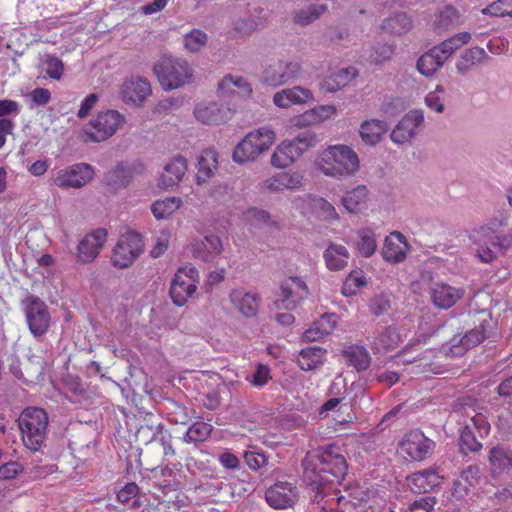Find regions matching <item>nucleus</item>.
I'll list each match as a JSON object with an SVG mask.
<instances>
[{
    "label": "nucleus",
    "mask_w": 512,
    "mask_h": 512,
    "mask_svg": "<svg viewBox=\"0 0 512 512\" xmlns=\"http://www.w3.org/2000/svg\"><path fill=\"white\" fill-rule=\"evenodd\" d=\"M342 356L346 359L349 366L357 371L366 370L371 363V357L367 349L359 345L345 346L342 350Z\"/></svg>",
    "instance_id": "33"
},
{
    "label": "nucleus",
    "mask_w": 512,
    "mask_h": 512,
    "mask_svg": "<svg viewBox=\"0 0 512 512\" xmlns=\"http://www.w3.org/2000/svg\"><path fill=\"white\" fill-rule=\"evenodd\" d=\"M218 167V153L213 149L204 150L198 158L196 182L201 185L214 175Z\"/></svg>",
    "instance_id": "31"
},
{
    "label": "nucleus",
    "mask_w": 512,
    "mask_h": 512,
    "mask_svg": "<svg viewBox=\"0 0 512 512\" xmlns=\"http://www.w3.org/2000/svg\"><path fill=\"white\" fill-rule=\"evenodd\" d=\"M125 118L117 110L99 112L84 126L80 138L84 142H102L113 136Z\"/></svg>",
    "instance_id": "7"
},
{
    "label": "nucleus",
    "mask_w": 512,
    "mask_h": 512,
    "mask_svg": "<svg viewBox=\"0 0 512 512\" xmlns=\"http://www.w3.org/2000/svg\"><path fill=\"white\" fill-rule=\"evenodd\" d=\"M211 432L212 426L210 424L202 421L195 422L188 428L184 441L187 443L202 442L210 436Z\"/></svg>",
    "instance_id": "44"
},
{
    "label": "nucleus",
    "mask_w": 512,
    "mask_h": 512,
    "mask_svg": "<svg viewBox=\"0 0 512 512\" xmlns=\"http://www.w3.org/2000/svg\"><path fill=\"white\" fill-rule=\"evenodd\" d=\"M188 168L187 159L182 155L173 157L164 166L163 172L160 176V186L167 189L178 185Z\"/></svg>",
    "instance_id": "24"
},
{
    "label": "nucleus",
    "mask_w": 512,
    "mask_h": 512,
    "mask_svg": "<svg viewBox=\"0 0 512 512\" xmlns=\"http://www.w3.org/2000/svg\"><path fill=\"white\" fill-rule=\"evenodd\" d=\"M424 115L421 110H411L397 124L391 132V140L397 144L409 141L423 124Z\"/></svg>",
    "instance_id": "17"
},
{
    "label": "nucleus",
    "mask_w": 512,
    "mask_h": 512,
    "mask_svg": "<svg viewBox=\"0 0 512 512\" xmlns=\"http://www.w3.org/2000/svg\"><path fill=\"white\" fill-rule=\"evenodd\" d=\"M437 499L434 496L421 497L410 504L416 512H432Z\"/></svg>",
    "instance_id": "60"
},
{
    "label": "nucleus",
    "mask_w": 512,
    "mask_h": 512,
    "mask_svg": "<svg viewBox=\"0 0 512 512\" xmlns=\"http://www.w3.org/2000/svg\"><path fill=\"white\" fill-rule=\"evenodd\" d=\"M151 92V85L147 79L131 77L123 83L121 96L125 103L141 105L150 96Z\"/></svg>",
    "instance_id": "20"
},
{
    "label": "nucleus",
    "mask_w": 512,
    "mask_h": 512,
    "mask_svg": "<svg viewBox=\"0 0 512 512\" xmlns=\"http://www.w3.org/2000/svg\"><path fill=\"white\" fill-rule=\"evenodd\" d=\"M200 280L198 270L191 264L180 267L172 279L170 296L179 307L185 305L197 291Z\"/></svg>",
    "instance_id": "9"
},
{
    "label": "nucleus",
    "mask_w": 512,
    "mask_h": 512,
    "mask_svg": "<svg viewBox=\"0 0 512 512\" xmlns=\"http://www.w3.org/2000/svg\"><path fill=\"white\" fill-rule=\"evenodd\" d=\"M107 230L98 228L87 234L77 246V258L82 263H90L97 258L107 240Z\"/></svg>",
    "instance_id": "15"
},
{
    "label": "nucleus",
    "mask_w": 512,
    "mask_h": 512,
    "mask_svg": "<svg viewBox=\"0 0 512 512\" xmlns=\"http://www.w3.org/2000/svg\"><path fill=\"white\" fill-rule=\"evenodd\" d=\"M292 126L297 128H304L311 125L317 124L312 109L305 111L304 113L294 116L290 120Z\"/></svg>",
    "instance_id": "61"
},
{
    "label": "nucleus",
    "mask_w": 512,
    "mask_h": 512,
    "mask_svg": "<svg viewBox=\"0 0 512 512\" xmlns=\"http://www.w3.org/2000/svg\"><path fill=\"white\" fill-rule=\"evenodd\" d=\"M393 52L392 46L387 44L380 45L370 54V60L375 64L383 63L391 58Z\"/></svg>",
    "instance_id": "58"
},
{
    "label": "nucleus",
    "mask_w": 512,
    "mask_h": 512,
    "mask_svg": "<svg viewBox=\"0 0 512 512\" xmlns=\"http://www.w3.org/2000/svg\"><path fill=\"white\" fill-rule=\"evenodd\" d=\"M304 183L305 178L301 172L288 170L268 177L260 183L259 187L262 193L279 194L285 190H298L304 186Z\"/></svg>",
    "instance_id": "13"
},
{
    "label": "nucleus",
    "mask_w": 512,
    "mask_h": 512,
    "mask_svg": "<svg viewBox=\"0 0 512 512\" xmlns=\"http://www.w3.org/2000/svg\"><path fill=\"white\" fill-rule=\"evenodd\" d=\"M207 40L208 37L204 31L200 29H194L185 35L184 44L189 51L197 52L206 45Z\"/></svg>",
    "instance_id": "51"
},
{
    "label": "nucleus",
    "mask_w": 512,
    "mask_h": 512,
    "mask_svg": "<svg viewBox=\"0 0 512 512\" xmlns=\"http://www.w3.org/2000/svg\"><path fill=\"white\" fill-rule=\"evenodd\" d=\"M408 483L414 493H428L440 484L441 477L434 469H425L411 474Z\"/></svg>",
    "instance_id": "28"
},
{
    "label": "nucleus",
    "mask_w": 512,
    "mask_h": 512,
    "mask_svg": "<svg viewBox=\"0 0 512 512\" xmlns=\"http://www.w3.org/2000/svg\"><path fill=\"white\" fill-rule=\"evenodd\" d=\"M23 467L20 463L15 461L7 462L0 466V479L10 480L15 478L19 473H21Z\"/></svg>",
    "instance_id": "59"
},
{
    "label": "nucleus",
    "mask_w": 512,
    "mask_h": 512,
    "mask_svg": "<svg viewBox=\"0 0 512 512\" xmlns=\"http://www.w3.org/2000/svg\"><path fill=\"white\" fill-rule=\"evenodd\" d=\"M229 109L216 102L199 104L194 109V115L198 121L207 125H218L225 122L229 117Z\"/></svg>",
    "instance_id": "27"
},
{
    "label": "nucleus",
    "mask_w": 512,
    "mask_h": 512,
    "mask_svg": "<svg viewBox=\"0 0 512 512\" xmlns=\"http://www.w3.org/2000/svg\"><path fill=\"white\" fill-rule=\"evenodd\" d=\"M144 252L142 235L135 231L122 234L116 242L111 255V264L118 269L130 267Z\"/></svg>",
    "instance_id": "8"
},
{
    "label": "nucleus",
    "mask_w": 512,
    "mask_h": 512,
    "mask_svg": "<svg viewBox=\"0 0 512 512\" xmlns=\"http://www.w3.org/2000/svg\"><path fill=\"white\" fill-rule=\"evenodd\" d=\"M490 471L493 476L512 472V448L504 444L492 447L488 454Z\"/></svg>",
    "instance_id": "23"
},
{
    "label": "nucleus",
    "mask_w": 512,
    "mask_h": 512,
    "mask_svg": "<svg viewBox=\"0 0 512 512\" xmlns=\"http://www.w3.org/2000/svg\"><path fill=\"white\" fill-rule=\"evenodd\" d=\"M154 73L164 90L177 89L191 82L193 70L186 60L164 57L154 65Z\"/></svg>",
    "instance_id": "6"
},
{
    "label": "nucleus",
    "mask_w": 512,
    "mask_h": 512,
    "mask_svg": "<svg viewBox=\"0 0 512 512\" xmlns=\"http://www.w3.org/2000/svg\"><path fill=\"white\" fill-rule=\"evenodd\" d=\"M317 143V134L310 130L303 131L292 139H285L275 148L270 164L277 169L289 168Z\"/></svg>",
    "instance_id": "2"
},
{
    "label": "nucleus",
    "mask_w": 512,
    "mask_h": 512,
    "mask_svg": "<svg viewBox=\"0 0 512 512\" xmlns=\"http://www.w3.org/2000/svg\"><path fill=\"white\" fill-rule=\"evenodd\" d=\"M312 111L316 122L320 123L334 116L337 112V108L335 105H319L313 108Z\"/></svg>",
    "instance_id": "62"
},
{
    "label": "nucleus",
    "mask_w": 512,
    "mask_h": 512,
    "mask_svg": "<svg viewBox=\"0 0 512 512\" xmlns=\"http://www.w3.org/2000/svg\"><path fill=\"white\" fill-rule=\"evenodd\" d=\"M171 239V232L167 229H163L159 232L155 239V245L150 250V256L152 258L161 257L168 249Z\"/></svg>",
    "instance_id": "54"
},
{
    "label": "nucleus",
    "mask_w": 512,
    "mask_h": 512,
    "mask_svg": "<svg viewBox=\"0 0 512 512\" xmlns=\"http://www.w3.org/2000/svg\"><path fill=\"white\" fill-rule=\"evenodd\" d=\"M191 252L194 258L211 262L223 252V243L216 235H206L203 240L191 243Z\"/></svg>",
    "instance_id": "22"
},
{
    "label": "nucleus",
    "mask_w": 512,
    "mask_h": 512,
    "mask_svg": "<svg viewBox=\"0 0 512 512\" xmlns=\"http://www.w3.org/2000/svg\"><path fill=\"white\" fill-rule=\"evenodd\" d=\"M233 309L246 318L255 317L259 310L260 298L257 293L234 289L229 294Z\"/></svg>",
    "instance_id": "21"
},
{
    "label": "nucleus",
    "mask_w": 512,
    "mask_h": 512,
    "mask_svg": "<svg viewBox=\"0 0 512 512\" xmlns=\"http://www.w3.org/2000/svg\"><path fill=\"white\" fill-rule=\"evenodd\" d=\"M412 26L410 17L405 13H397L393 17L386 19L383 28L388 29L391 33L401 34L408 31Z\"/></svg>",
    "instance_id": "48"
},
{
    "label": "nucleus",
    "mask_w": 512,
    "mask_h": 512,
    "mask_svg": "<svg viewBox=\"0 0 512 512\" xmlns=\"http://www.w3.org/2000/svg\"><path fill=\"white\" fill-rule=\"evenodd\" d=\"M358 236L357 250L363 257H371L377 248L374 232L370 229H362L358 232Z\"/></svg>",
    "instance_id": "42"
},
{
    "label": "nucleus",
    "mask_w": 512,
    "mask_h": 512,
    "mask_svg": "<svg viewBox=\"0 0 512 512\" xmlns=\"http://www.w3.org/2000/svg\"><path fill=\"white\" fill-rule=\"evenodd\" d=\"M44 63L47 67V76L51 79L60 80L64 71L63 62L55 55H46Z\"/></svg>",
    "instance_id": "55"
},
{
    "label": "nucleus",
    "mask_w": 512,
    "mask_h": 512,
    "mask_svg": "<svg viewBox=\"0 0 512 512\" xmlns=\"http://www.w3.org/2000/svg\"><path fill=\"white\" fill-rule=\"evenodd\" d=\"M275 132L268 127H261L249 132L235 147L233 160L237 163L255 161L274 144Z\"/></svg>",
    "instance_id": "5"
},
{
    "label": "nucleus",
    "mask_w": 512,
    "mask_h": 512,
    "mask_svg": "<svg viewBox=\"0 0 512 512\" xmlns=\"http://www.w3.org/2000/svg\"><path fill=\"white\" fill-rule=\"evenodd\" d=\"M318 326L326 333L327 335L331 334L337 325V316L333 313H325L318 320Z\"/></svg>",
    "instance_id": "64"
},
{
    "label": "nucleus",
    "mask_w": 512,
    "mask_h": 512,
    "mask_svg": "<svg viewBox=\"0 0 512 512\" xmlns=\"http://www.w3.org/2000/svg\"><path fill=\"white\" fill-rule=\"evenodd\" d=\"M327 6L324 4H312L306 9L298 11L294 16V22L299 25H307L318 19L325 11Z\"/></svg>",
    "instance_id": "45"
},
{
    "label": "nucleus",
    "mask_w": 512,
    "mask_h": 512,
    "mask_svg": "<svg viewBox=\"0 0 512 512\" xmlns=\"http://www.w3.org/2000/svg\"><path fill=\"white\" fill-rule=\"evenodd\" d=\"M398 340V335L392 328L389 327L385 328L384 331L377 336L373 344L375 349L378 351H388L394 349L397 346Z\"/></svg>",
    "instance_id": "49"
},
{
    "label": "nucleus",
    "mask_w": 512,
    "mask_h": 512,
    "mask_svg": "<svg viewBox=\"0 0 512 512\" xmlns=\"http://www.w3.org/2000/svg\"><path fill=\"white\" fill-rule=\"evenodd\" d=\"M319 169L327 176L342 177L359 169L357 154L346 145H332L325 149L318 159Z\"/></svg>",
    "instance_id": "3"
},
{
    "label": "nucleus",
    "mask_w": 512,
    "mask_h": 512,
    "mask_svg": "<svg viewBox=\"0 0 512 512\" xmlns=\"http://www.w3.org/2000/svg\"><path fill=\"white\" fill-rule=\"evenodd\" d=\"M490 322L491 319L488 316L479 320L478 325L467 331L461 338V346L467 350L479 345L486 338L487 327L490 326Z\"/></svg>",
    "instance_id": "39"
},
{
    "label": "nucleus",
    "mask_w": 512,
    "mask_h": 512,
    "mask_svg": "<svg viewBox=\"0 0 512 512\" xmlns=\"http://www.w3.org/2000/svg\"><path fill=\"white\" fill-rule=\"evenodd\" d=\"M388 130V125L386 122L371 119L364 121L360 126V136L362 140L369 145H375L380 140L383 134H385Z\"/></svg>",
    "instance_id": "35"
},
{
    "label": "nucleus",
    "mask_w": 512,
    "mask_h": 512,
    "mask_svg": "<svg viewBox=\"0 0 512 512\" xmlns=\"http://www.w3.org/2000/svg\"><path fill=\"white\" fill-rule=\"evenodd\" d=\"M302 466L308 484L315 485L317 488L326 484L340 483L347 472L346 459L334 444L308 453Z\"/></svg>",
    "instance_id": "1"
},
{
    "label": "nucleus",
    "mask_w": 512,
    "mask_h": 512,
    "mask_svg": "<svg viewBox=\"0 0 512 512\" xmlns=\"http://www.w3.org/2000/svg\"><path fill=\"white\" fill-rule=\"evenodd\" d=\"M445 62L433 48L423 54L417 61V69L425 76L433 75Z\"/></svg>",
    "instance_id": "41"
},
{
    "label": "nucleus",
    "mask_w": 512,
    "mask_h": 512,
    "mask_svg": "<svg viewBox=\"0 0 512 512\" xmlns=\"http://www.w3.org/2000/svg\"><path fill=\"white\" fill-rule=\"evenodd\" d=\"M466 425H471V429L477 433L480 439L487 437L491 430L487 416L483 413H476Z\"/></svg>",
    "instance_id": "53"
},
{
    "label": "nucleus",
    "mask_w": 512,
    "mask_h": 512,
    "mask_svg": "<svg viewBox=\"0 0 512 512\" xmlns=\"http://www.w3.org/2000/svg\"><path fill=\"white\" fill-rule=\"evenodd\" d=\"M181 205V198L168 197L163 200L155 201L151 206V211L154 217L158 220L168 219L181 207Z\"/></svg>",
    "instance_id": "40"
},
{
    "label": "nucleus",
    "mask_w": 512,
    "mask_h": 512,
    "mask_svg": "<svg viewBox=\"0 0 512 512\" xmlns=\"http://www.w3.org/2000/svg\"><path fill=\"white\" fill-rule=\"evenodd\" d=\"M252 91L251 84L245 78L232 74L224 76L218 85V94L222 97L238 95L248 98L252 95Z\"/></svg>",
    "instance_id": "26"
},
{
    "label": "nucleus",
    "mask_w": 512,
    "mask_h": 512,
    "mask_svg": "<svg viewBox=\"0 0 512 512\" xmlns=\"http://www.w3.org/2000/svg\"><path fill=\"white\" fill-rule=\"evenodd\" d=\"M508 246L505 237L490 235L488 240L478 248L477 256L481 262L490 263L496 258L497 252H503Z\"/></svg>",
    "instance_id": "34"
},
{
    "label": "nucleus",
    "mask_w": 512,
    "mask_h": 512,
    "mask_svg": "<svg viewBox=\"0 0 512 512\" xmlns=\"http://www.w3.org/2000/svg\"><path fill=\"white\" fill-rule=\"evenodd\" d=\"M300 496L296 481H277L265 492L268 505L274 509H289L294 507Z\"/></svg>",
    "instance_id": "12"
},
{
    "label": "nucleus",
    "mask_w": 512,
    "mask_h": 512,
    "mask_svg": "<svg viewBox=\"0 0 512 512\" xmlns=\"http://www.w3.org/2000/svg\"><path fill=\"white\" fill-rule=\"evenodd\" d=\"M245 462L252 470H258L266 464V457L258 452H246L244 455Z\"/></svg>",
    "instance_id": "63"
},
{
    "label": "nucleus",
    "mask_w": 512,
    "mask_h": 512,
    "mask_svg": "<svg viewBox=\"0 0 512 512\" xmlns=\"http://www.w3.org/2000/svg\"><path fill=\"white\" fill-rule=\"evenodd\" d=\"M28 328L35 337L43 336L50 327V313L47 305L40 298L30 295L22 301Z\"/></svg>",
    "instance_id": "10"
},
{
    "label": "nucleus",
    "mask_w": 512,
    "mask_h": 512,
    "mask_svg": "<svg viewBox=\"0 0 512 512\" xmlns=\"http://www.w3.org/2000/svg\"><path fill=\"white\" fill-rule=\"evenodd\" d=\"M282 61L270 64L263 71L262 82L272 87H278L286 83Z\"/></svg>",
    "instance_id": "43"
},
{
    "label": "nucleus",
    "mask_w": 512,
    "mask_h": 512,
    "mask_svg": "<svg viewBox=\"0 0 512 512\" xmlns=\"http://www.w3.org/2000/svg\"><path fill=\"white\" fill-rule=\"evenodd\" d=\"M141 170L142 165H139V169L137 170L136 167L119 163L115 168L105 174L104 180L112 189L123 188L128 186L134 174L140 173Z\"/></svg>",
    "instance_id": "29"
},
{
    "label": "nucleus",
    "mask_w": 512,
    "mask_h": 512,
    "mask_svg": "<svg viewBox=\"0 0 512 512\" xmlns=\"http://www.w3.org/2000/svg\"><path fill=\"white\" fill-rule=\"evenodd\" d=\"M326 354L325 348L316 345L302 349L297 358L298 366L303 371L314 370L324 363Z\"/></svg>",
    "instance_id": "32"
},
{
    "label": "nucleus",
    "mask_w": 512,
    "mask_h": 512,
    "mask_svg": "<svg viewBox=\"0 0 512 512\" xmlns=\"http://www.w3.org/2000/svg\"><path fill=\"white\" fill-rule=\"evenodd\" d=\"M314 100L309 89L295 86L278 91L273 96V103L279 108H289L293 105L305 104Z\"/></svg>",
    "instance_id": "25"
},
{
    "label": "nucleus",
    "mask_w": 512,
    "mask_h": 512,
    "mask_svg": "<svg viewBox=\"0 0 512 512\" xmlns=\"http://www.w3.org/2000/svg\"><path fill=\"white\" fill-rule=\"evenodd\" d=\"M18 426L23 444L31 451H38L46 439L48 427L46 411L39 407L25 408L18 418Z\"/></svg>",
    "instance_id": "4"
},
{
    "label": "nucleus",
    "mask_w": 512,
    "mask_h": 512,
    "mask_svg": "<svg viewBox=\"0 0 512 512\" xmlns=\"http://www.w3.org/2000/svg\"><path fill=\"white\" fill-rule=\"evenodd\" d=\"M477 433L471 429V425H465L460 434L461 449L464 453L481 450L482 443L478 440Z\"/></svg>",
    "instance_id": "47"
},
{
    "label": "nucleus",
    "mask_w": 512,
    "mask_h": 512,
    "mask_svg": "<svg viewBox=\"0 0 512 512\" xmlns=\"http://www.w3.org/2000/svg\"><path fill=\"white\" fill-rule=\"evenodd\" d=\"M245 218L252 226L259 227L263 225H270L271 216L270 214L261 209L250 208L245 213Z\"/></svg>",
    "instance_id": "56"
},
{
    "label": "nucleus",
    "mask_w": 512,
    "mask_h": 512,
    "mask_svg": "<svg viewBox=\"0 0 512 512\" xmlns=\"http://www.w3.org/2000/svg\"><path fill=\"white\" fill-rule=\"evenodd\" d=\"M390 308L389 300L383 295H377L370 300L369 309L375 316H380Z\"/></svg>",
    "instance_id": "57"
},
{
    "label": "nucleus",
    "mask_w": 512,
    "mask_h": 512,
    "mask_svg": "<svg viewBox=\"0 0 512 512\" xmlns=\"http://www.w3.org/2000/svg\"><path fill=\"white\" fill-rule=\"evenodd\" d=\"M465 294L463 288H457L444 282H435L429 288L432 303L440 309H449Z\"/></svg>",
    "instance_id": "19"
},
{
    "label": "nucleus",
    "mask_w": 512,
    "mask_h": 512,
    "mask_svg": "<svg viewBox=\"0 0 512 512\" xmlns=\"http://www.w3.org/2000/svg\"><path fill=\"white\" fill-rule=\"evenodd\" d=\"M482 12L496 17H512V0H497L484 8Z\"/></svg>",
    "instance_id": "52"
},
{
    "label": "nucleus",
    "mask_w": 512,
    "mask_h": 512,
    "mask_svg": "<svg viewBox=\"0 0 512 512\" xmlns=\"http://www.w3.org/2000/svg\"><path fill=\"white\" fill-rule=\"evenodd\" d=\"M308 294L306 283L299 277H289L280 286L279 308L293 310Z\"/></svg>",
    "instance_id": "16"
},
{
    "label": "nucleus",
    "mask_w": 512,
    "mask_h": 512,
    "mask_svg": "<svg viewBox=\"0 0 512 512\" xmlns=\"http://www.w3.org/2000/svg\"><path fill=\"white\" fill-rule=\"evenodd\" d=\"M356 76L357 70L354 67L340 69L322 80L320 90L324 93L336 92L347 86Z\"/></svg>",
    "instance_id": "30"
},
{
    "label": "nucleus",
    "mask_w": 512,
    "mask_h": 512,
    "mask_svg": "<svg viewBox=\"0 0 512 512\" xmlns=\"http://www.w3.org/2000/svg\"><path fill=\"white\" fill-rule=\"evenodd\" d=\"M366 285V278L361 270H353L346 278L342 293L345 296L356 294L357 290Z\"/></svg>",
    "instance_id": "50"
},
{
    "label": "nucleus",
    "mask_w": 512,
    "mask_h": 512,
    "mask_svg": "<svg viewBox=\"0 0 512 512\" xmlns=\"http://www.w3.org/2000/svg\"><path fill=\"white\" fill-rule=\"evenodd\" d=\"M485 58H487V54L483 48L472 47L461 55L457 68L463 72L470 66L482 62Z\"/></svg>",
    "instance_id": "46"
},
{
    "label": "nucleus",
    "mask_w": 512,
    "mask_h": 512,
    "mask_svg": "<svg viewBox=\"0 0 512 512\" xmlns=\"http://www.w3.org/2000/svg\"><path fill=\"white\" fill-rule=\"evenodd\" d=\"M409 249L410 245L405 236L398 231H394L385 238L381 254L386 262L397 264L406 259Z\"/></svg>",
    "instance_id": "18"
},
{
    "label": "nucleus",
    "mask_w": 512,
    "mask_h": 512,
    "mask_svg": "<svg viewBox=\"0 0 512 512\" xmlns=\"http://www.w3.org/2000/svg\"><path fill=\"white\" fill-rule=\"evenodd\" d=\"M368 190L366 186L359 185L348 191L342 198V204L349 213H360L366 208Z\"/></svg>",
    "instance_id": "36"
},
{
    "label": "nucleus",
    "mask_w": 512,
    "mask_h": 512,
    "mask_svg": "<svg viewBox=\"0 0 512 512\" xmlns=\"http://www.w3.org/2000/svg\"><path fill=\"white\" fill-rule=\"evenodd\" d=\"M94 176V169L86 163H79L58 171L54 183L60 188H81Z\"/></svg>",
    "instance_id": "14"
},
{
    "label": "nucleus",
    "mask_w": 512,
    "mask_h": 512,
    "mask_svg": "<svg viewBox=\"0 0 512 512\" xmlns=\"http://www.w3.org/2000/svg\"><path fill=\"white\" fill-rule=\"evenodd\" d=\"M324 259L329 270H342L348 263L349 253L345 246L332 244L326 249Z\"/></svg>",
    "instance_id": "37"
},
{
    "label": "nucleus",
    "mask_w": 512,
    "mask_h": 512,
    "mask_svg": "<svg viewBox=\"0 0 512 512\" xmlns=\"http://www.w3.org/2000/svg\"><path fill=\"white\" fill-rule=\"evenodd\" d=\"M435 443L419 430L407 432L399 443L400 454L409 461H423L433 451Z\"/></svg>",
    "instance_id": "11"
},
{
    "label": "nucleus",
    "mask_w": 512,
    "mask_h": 512,
    "mask_svg": "<svg viewBox=\"0 0 512 512\" xmlns=\"http://www.w3.org/2000/svg\"><path fill=\"white\" fill-rule=\"evenodd\" d=\"M470 39L471 36L468 32H461L446 39L441 44L433 47V49L437 50V54L445 62L456 50L467 44Z\"/></svg>",
    "instance_id": "38"
}]
</instances>
